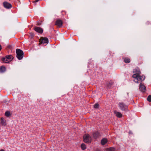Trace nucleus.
<instances>
[{"instance_id": "aec40b11", "label": "nucleus", "mask_w": 151, "mask_h": 151, "mask_svg": "<svg viewBox=\"0 0 151 151\" xmlns=\"http://www.w3.org/2000/svg\"><path fill=\"white\" fill-rule=\"evenodd\" d=\"M108 151H114L115 148L114 147H110L108 148Z\"/></svg>"}, {"instance_id": "7ed1b4c3", "label": "nucleus", "mask_w": 151, "mask_h": 151, "mask_svg": "<svg viewBox=\"0 0 151 151\" xmlns=\"http://www.w3.org/2000/svg\"><path fill=\"white\" fill-rule=\"evenodd\" d=\"M118 106L120 109L122 111H125L127 109L128 106L123 102H119Z\"/></svg>"}, {"instance_id": "4468645a", "label": "nucleus", "mask_w": 151, "mask_h": 151, "mask_svg": "<svg viewBox=\"0 0 151 151\" xmlns=\"http://www.w3.org/2000/svg\"><path fill=\"white\" fill-rule=\"evenodd\" d=\"M6 57L9 62L11 61L13 58V57L11 55H7Z\"/></svg>"}, {"instance_id": "b1692460", "label": "nucleus", "mask_w": 151, "mask_h": 151, "mask_svg": "<svg viewBox=\"0 0 151 151\" xmlns=\"http://www.w3.org/2000/svg\"><path fill=\"white\" fill-rule=\"evenodd\" d=\"M40 0H35L34 1V3H36L38 2Z\"/></svg>"}, {"instance_id": "5701e85b", "label": "nucleus", "mask_w": 151, "mask_h": 151, "mask_svg": "<svg viewBox=\"0 0 151 151\" xmlns=\"http://www.w3.org/2000/svg\"><path fill=\"white\" fill-rule=\"evenodd\" d=\"M99 106V104L98 103H96L94 106V107L95 109L98 108Z\"/></svg>"}, {"instance_id": "f8f14e48", "label": "nucleus", "mask_w": 151, "mask_h": 151, "mask_svg": "<svg viewBox=\"0 0 151 151\" xmlns=\"http://www.w3.org/2000/svg\"><path fill=\"white\" fill-rule=\"evenodd\" d=\"M0 123L3 126H5L6 125V121L3 118H1L0 121Z\"/></svg>"}, {"instance_id": "20e7f679", "label": "nucleus", "mask_w": 151, "mask_h": 151, "mask_svg": "<svg viewBox=\"0 0 151 151\" xmlns=\"http://www.w3.org/2000/svg\"><path fill=\"white\" fill-rule=\"evenodd\" d=\"M83 140L85 142L89 143L91 142V137L88 134L85 135L83 136Z\"/></svg>"}, {"instance_id": "9d476101", "label": "nucleus", "mask_w": 151, "mask_h": 151, "mask_svg": "<svg viewBox=\"0 0 151 151\" xmlns=\"http://www.w3.org/2000/svg\"><path fill=\"white\" fill-rule=\"evenodd\" d=\"M93 135L94 138L96 139L99 136L100 134L98 132H96L93 133Z\"/></svg>"}, {"instance_id": "4be33fe9", "label": "nucleus", "mask_w": 151, "mask_h": 151, "mask_svg": "<svg viewBox=\"0 0 151 151\" xmlns=\"http://www.w3.org/2000/svg\"><path fill=\"white\" fill-rule=\"evenodd\" d=\"M147 100L149 102L151 101V95H150L148 96Z\"/></svg>"}, {"instance_id": "bb28decb", "label": "nucleus", "mask_w": 151, "mask_h": 151, "mask_svg": "<svg viewBox=\"0 0 151 151\" xmlns=\"http://www.w3.org/2000/svg\"><path fill=\"white\" fill-rule=\"evenodd\" d=\"M0 151H5L4 150H0Z\"/></svg>"}, {"instance_id": "f257e3e1", "label": "nucleus", "mask_w": 151, "mask_h": 151, "mask_svg": "<svg viewBox=\"0 0 151 151\" xmlns=\"http://www.w3.org/2000/svg\"><path fill=\"white\" fill-rule=\"evenodd\" d=\"M133 72L134 73L132 75V77L135 78L134 81L136 83H139V82H142L145 79V76L140 75L141 72L138 68H136L134 69Z\"/></svg>"}, {"instance_id": "a211bd4d", "label": "nucleus", "mask_w": 151, "mask_h": 151, "mask_svg": "<svg viewBox=\"0 0 151 151\" xmlns=\"http://www.w3.org/2000/svg\"><path fill=\"white\" fill-rule=\"evenodd\" d=\"M124 61L125 63H129L130 62V60L129 58H124Z\"/></svg>"}, {"instance_id": "dca6fc26", "label": "nucleus", "mask_w": 151, "mask_h": 151, "mask_svg": "<svg viewBox=\"0 0 151 151\" xmlns=\"http://www.w3.org/2000/svg\"><path fill=\"white\" fill-rule=\"evenodd\" d=\"M107 140L106 139H102L101 141V144L103 145H105L107 142Z\"/></svg>"}, {"instance_id": "cd10ccee", "label": "nucleus", "mask_w": 151, "mask_h": 151, "mask_svg": "<svg viewBox=\"0 0 151 151\" xmlns=\"http://www.w3.org/2000/svg\"><path fill=\"white\" fill-rule=\"evenodd\" d=\"M40 23H38L37 24V25H40Z\"/></svg>"}, {"instance_id": "ddd939ff", "label": "nucleus", "mask_w": 151, "mask_h": 151, "mask_svg": "<svg viewBox=\"0 0 151 151\" xmlns=\"http://www.w3.org/2000/svg\"><path fill=\"white\" fill-rule=\"evenodd\" d=\"M6 68L4 66H2L0 67V73H2L6 71Z\"/></svg>"}, {"instance_id": "423d86ee", "label": "nucleus", "mask_w": 151, "mask_h": 151, "mask_svg": "<svg viewBox=\"0 0 151 151\" xmlns=\"http://www.w3.org/2000/svg\"><path fill=\"white\" fill-rule=\"evenodd\" d=\"M3 4L4 7L6 9H9L12 7V5L7 2H4Z\"/></svg>"}, {"instance_id": "f03ea898", "label": "nucleus", "mask_w": 151, "mask_h": 151, "mask_svg": "<svg viewBox=\"0 0 151 151\" xmlns=\"http://www.w3.org/2000/svg\"><path fill=\"white\" fill-rule=\"evenodd\" d=\"M17 57L19 60H21L23 57L24 52L20 49H17L16 50Z\"/></svg>"}, {"instance_id": "f3484780", "label": "nucleus", "mask_w": 151, "mask_h": 151, "mask_svg": "<svg viewBox=\"0 0 151 151\" xmlns=\"http://www.w3.org/2000/svg\"><path fill=\"white\" fill-rule=\"evenodd\" d=\"M113 84V83L112 81H110L109 82H107L106 83V86L108 88H110L111 86Z\"/></svg>"}, {"instance_id": "9b49d317", "label": "nucleus", "mask_w": 151, "mask_h": 151, "mask_svg": "<svg viewBox=\"0 0 151 151\" xmlns=\"http://www.w3.org/2000/svg\"><path fill=\"white\" fill-rule=\"evenodd\" d=\"M114 113L116 115V116L118 118H121L122 116V114L119 112H117L116 111H114Z\"/></svg>"}, {"instance_id": "39448f33", "label": "nucleus", "mask_w": 151, "mask_h": 151, "mask_svg": "<svg viewBox=\"0 0 151 151\" xmlns=\"http://www.w3.org/2000/svg\"><path fill=\"white\" fill-rule=\"evenodd\" d=\"M39 44H47L48 43V39L46 37H41L39 40Z\"/></svg>"}, {"instance_id": "412c9836", "label": "nucleus", "mask_w": 151, "mask_h": 151, "mask_svg": "<svg viewBox=\"0 0 151 151\" xmlns=\"http://www.w3.org/2000/svg\"><path fill=\"white\" fill-rule=\"evenodd\" d=\"M5 115L7 117H9L10 115V113L9 111H7L5 113Z\"/></svg>"}, {"instance_id": "2eb2a0df", "label": "nucleus", "mask_w": 151, "mask_h": 151, "mask_svg": "<svg viewBox=\"0 0 151 151\" xmlns=\"http://www.w3.org/2000/svg\"><path fill=\"white\" fill-rule=\"evenodd\" d=\"M1 60L3 63H8L9 62V60L6 58V56L4 58H2L1 59Z\"/></svg>"}, {"instance_id": "6ab92c4d", "label": "nucleus", "mask_w": 151, "mask_h": 151, "mask_svg": "<svg viewBox=\"0 0 151 151\" xmlns=\"http://www.w3.org/2000/svg\"><path fill=\"white\" fill-rule=\"evenodd\" d=\"M81 148L83 150H84L86 148V145L84 144H82L81 145Z\"/></svg>"}, {"instance_id": "1a4fd4ad", "label": "nucleus", "mask_w": 151, "mask_h": 151, "mask_svg": "<svg viewBox=\"0 0 151 151\" xmlns=\"http://www.w3.org/2000/svg\"><path fill=\"white\" fill-rule=\"evenodd\" d=\"M62 22L60 20H58L56 22L55 25L58 26L59 27H60L62 25Z\"/></svg>"}, {"instance_id": "6e6552de", "label": "nucleus", "mask_w": 151, "mask_h": 151, "mask_svg": "<svg viewBox=\"0 0 151 151\" xmlns=\"http://www.w3.org/2000/svg\"><path fill=\"white\" fill-rule=\"evenodd\" d=\"M139 89L142 92H145L146 90L145 86L142 83L139 84Z\"/></svg>"}, {"instance_id": "0eeeda50", "label": "nucleus", "mask_w": 151, "mask_h": 151, "mask_svg": "<svg viewBox=\"0 0 151 151\" xmlns=\"http://www.w3.org/2000/svg\"><path fill=\"white\" fill-rule=\"evenodd\" d=\"M34 29L36 32L40 33H42L43 32L42 29L38 27H35Z\"/></svg>"}, {"instance_id": "393cba45", "label": "nucleus", "mask_w": 151, "mask_h": 151, "mask_svg": "<svg viewBox=\"0 0 151 151\" xmlns=\"http://www.w3.org/2000/svg\"><path fill=\"white\" fill-rule=\"evenodd\" d=\"M129 134H132V132L131 131H129Z\"/></svg>"}, {"instance_id": "a878e982", "label": "nucleus", "mask_w": 151, "mask_h": 151, "mask_svg": "<svg viewBox=\"0 0 151 151\" xmlns=\"http://www.w3.org/2000/svg\"><path fill=\"white\" fill-rule=\"evenodd\" d=\"M1 45H0V51H1Z\"/></svg>"}]
</instances>
